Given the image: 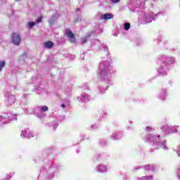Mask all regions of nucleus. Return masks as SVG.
<instances>
[{
  "instance_id": "nucleus-1",
  "label": "nucleus",
  "mask_w": 180,
  "mask_h": 180,
  "mask_svg": "<svg viewBox=\"0 0 180 180\" xmlns=\"http://www.w3.org/2000/svg\"><path fill=\"white\" fill-rule=\"evenodd\" d=\"M110 63L108 61H103L100 63L98 74L101 79L108 81L109 79V72L110 71Z\"/></svg>"
},
{
  "instance_id": "nucleus-2",
  "label": "nucleus",
  "mask_w": 180,
  "mask_h": 180,
  "mask_svg": "<svg viewBox=\"0 0 180 180\" xmlns=\"http://www.w3.org/2000/svg\"><path fill=\"white\" fill-rule=\"evenodd\" d=\"M22 38L20 35L18 33H13L12 35V43L15 44V46H19L20 44V41Z\"/></svg>"
},
{
  "instance_id": "nucleus-3",
  "label": "nucleus",
  "mask_w": 180,
  "mask_h": 180,
  "mask_svg": "<svg viewBox=\"0 0 180 180\" xmlns=\"http://www.w3.org/2000/svg\"><path fill=\"white\" fill-rule=\"evenodd\" d=\"M178 127H169L168 125H164L163 126V130L166 131V133H176L178 130L176 129Z\"/></svg>"
},
{
  "instance_id": "nucleus-4",
  "label": "nucleus",
  "mask_w": 180,
  "mask_h": 180,
  "mask_svg": "<svg viewBox=\"0 0 180 180\" xmlns=\"http://www.w3.org/2000/svg\"><path fill=\"white\" fill-rule=\"evenodd\" d=\"M171 63V60L168 59L166 60V63H162V66H161L159 69H158V72H159V75L160 76H162V75H167V70H164V65H165L166 63Z\"/></svg>"
},
{
  "instance_id": "nucleus-5",
  "label": "nucleus",
  "mask_w": 180,
  "mask_h": 180,
  "mask_svg": "<svg viewBox=\"0 0 180 180\" xmlns=\"http://www.w3.org/2000/svg\"><path fill=\"white\" fill-rule=\"evenodd\" d=\"M65 34L70 43H75V37H74L72 32L70 30H67Z\"/></svg>"
},
{
  "instance_id": "nucleus-6",
  "label": "nucleus",
  "mask_w": 180,
  "mask_h": 180,
  "mask_svg": "<svg viewBox=\"0 0 180 180\" xmlns=\"http://www.w3.org/2000/svg\"><path fill=\"white\" fill-rule=\"evenodd\" d=\"M148 139L149 141L158 142V141H160V135L151 134L148 136Z\"/></svg>"
},
{
  "instance_id": "nucleus-7",
  "label": "nucleus",
  "mask_w": 180,
  "mask_h": 180,
  "mask_svg": "<svg viewBox=\"0 0 180 180\" xmlns=\"http://www.w3.org/2000/svg\"><path fill=\"white\" fill-rule=\"evenodd\" d=\"M30 129L29 128H26L25 129L22 130L21 132L22 137H32L30 135Z\"/></svg>"
},
{
  "instance_id": "nucleus-8",
  "label": "nucleus",
  "mask_w": 180,
  "mask_h": 180,
  "mask_svg": "<svg viewBox=\"0 0 180 180\" xmlns=\"http://www.w3.org/2000/svg\"><path fill=\"white\" fill-rule=\"evenodd\" d=\"M113 18V15L105 13L101 16V20H108L109 19H112Z\"/></svg>"
},
{
  "instance_id": "nucleus-9",
  "label": "nucleus",
  "mask_w": 180,
  "mask_h": 180,
  "mask_svg": "<svg viewBox=\"0 0 180 180\" xmlns=\"http://www.w3.org/2000/svg\"><path fill=\"white\" fill-rule=\"evenodd\" d=\"M58 19V14H54L51 16V18L49 19V22L50 25H53L54 22Z\"/></svg>"
},
{
  "instance_id": "nucleus-10",
  "label": "nucleus",
  "mask_w": 180,
  "mask_h": 180,
  "mask_svg": "<svg viewBox=\"0 0 180 180\" xmlns=\"http://www.w3.org/2000/svg\"><path fill=\"white\" fill-rule=\"evenodd\" d=\"M79 101H82V102H84V103H86V102L89 101V98L86 96H81L78 97Z\"/></svg>"
},
{
  "instance_id": "nucleus-11",
  "label": "nucleus",
  "mask_w": 180,
  "mask_h": 180,
  "mask_svg": "<svg viewBox=\"0 0 180 180\" xmlns=\"http://www.w3.org/2000/svg\"><path fill=\"white\" fill-rule=\"evenodd\" d=\"M53 46H54V44L51 41L44 42L45 49H51V47H53Z\"/></svg>"
},
{
  "instance_id": "nucleus-12",
  "label": "nucleus",
  "mask_w": 180,
  "mask_h": 180,
  "mask_svg": "<svg viewBox=\"0 0 180 180\" xmlns=\"http://www.w3.org/2000/svg\"><path fill=\"white\" fill-rule=\"evenodd\" d=\"M108 171V169L106 168V166L104 165H98V172H106Z\"/></svg>"
},
{
  "instance_id": "nucleus-13",
  "label": "nucleus",
  "mask_w": 180,
  "mask_h": 180,
  "mask_svg": "<svg viewBox=\"0 0 180 180\" xmlns=\"http://www.w3.org/2000/svg\"><path fill=\"white\" fill-rule=\"evenodd\" d=\"M143 19L146 20L144 23H151L153 22V18L149 15H145Z\"/></svg>"
},
{
  "instance_id": "nucleus-14",
  "label": "nucleus",
  "mask_w": 180,
  "mask_h": 180,
  "mask_svg": "<svg viewBox=\"0 0 180 180\" xmlns=\"http://www.w3.org/2000/svg\"><path fill=\"white\" fill-rule=\"evenodd\" d=\"M8 103H10L11 105H13V103L16 101V97H15V96L13 95H10L8 96Z\"/></svg>"
},
{
  "instance_id": "nucleus-15",
  "label": "nucleus",
  "mask_w": 180,
  "mask_h": 180,
  "mask_svg": "<svg viewBox=\"0 0 180 180\" xmlns=\"http://www.w3.org/2000/svg\"><path fill=\"white\" fill-rule=\"evenodd\" d=\"M89 37H91V34L87 35L86 37H84L83 38H82V43L83 44L86 43V41H88V39H89Z\"/></svg>"
},
{
  "instance_id": "nucleus-16",
  "label": "nucleus",
  "mask_w": 180,
  "mask_h": 180,
  "mask_svg": "<svg viewBox=\"0 0 180 180\" xmlns=\"http://www.w3.org/2000/svg\"><path fill=\"white\" fill-rule=\"evenodd\" d=\"M158 144L162 147L163 150H168V148L167 147V145H165V142L163 143H158Z\"/></svg>"
},
{
  "instance_id": "nucleus-17",
  "label": "nucleus",
  "mask_w": 180,
  "mask_h": 180,
  "mask_svg": "<svg viewBox=\"0 0 180 180\" xmlns=\"http://www.w3.org/2000/svg\"><path fill=\"white\" fill-rule=\"evenodd\" d=\"M124 30H129V29H130V23L125 22L124 24Z\"/></svg>"
},
{
  "instance_id": "nucleus-18",
  "label": "nucleus",
  "mask_w": 180,
  "mask_h": 180,
  "mask_svg": "<svg viewBox=\"0 0 180 180\" xmlns=\"http://www.w3.org/2000/svg\"><path fill=\"white\" fill-rule=\"evenodd\" d=\"M41 112H47L49 110V108L47 106H41L40 107Z\"/></svg>"
},
{
  "instance_id": "nucleus-19",
  "label": "nucleus",
  "mask_w": 180,
  "mask_h": 180,
  "mask_svg": "<svg viewBox=\"0 0 180 180\" xmlns=\"http://www.w3.org/2000/svg\"><path fill=\"white\" fill-rule=\"evenodd\" d=\"M34 25H36V22H29L27 23V26H28V27H30V28L33 27V26H34Z\"/></svg>"
},
{
  "instance_id": "nucleus-20",
  "label": "nucleus",
  "mask_w": 180,
  "mask_h": 180,
  "mask_svg": "<svg viewBox=\"0 0 180 180\" xmlns=\"http://www.w3.org/2000/svg\"><path fill=\"white\" fill-rule=\"evenodd\" d=\"M5 67V61L0 62V72L2 71V69Z\"/></svg>"
},
{
  "instance_id": "nucleus-21",
  "label": "nucleus",
  "mask_w": 180,
  "mask_h": 180,
  "mask_svg": "<svg viewBox=\"0 0 180 180\" xmlns=\"http://www.w3.org/2000/svg\"><path fill=\"white\" fill-rule=\"evenodd\" d=\"M10 120H18L15 115H13V117H10Z\"/></svg>"
},
{
  "instance_id": "nucleus-22",
  "label": "nucleus",
  "mask_w": 180,
  "mask_h": 180,
  "mask_svg": "<svg viewBox=\"0 0 180 180\" xmlns=\"http://www.w3.org/2000/svg\"><path fill=\"white\" fill-rule=\"evenodd\" d=\"M112 4H117V2H120V0H110Z\"/></svg>"
},
{
  "instance_id": "nucleus-23",
  "label": "nucleus",
  "mask_w": 180,
  "mask_h": 180,
  "mask_svg": "<svg viewBox=\"0 0 180 180\" xmlns=\"http://www.w3.org/2000/svg\"><path fill=\"white\" fill-rule=\"evenodd\" d=\"M144 168L145 169H150V168H151V166H150V165H145Z\"/></svg>"
},
{
  "instance_id": "nucleus-24",
  "label": "nucleus",
  "mask_w": 180,
  "mask_h": 180,
  "mask_svg": "<svg viewBox=\"0 0 180 180\" xmlns=\"http://www.w3.org/2000/svg\"><path fill=\"white\" fill-rule=\"evenodd\" d=\"M177 155L178 157H180V145L179 146V148H178Z\"/></svg>"
},
{
  "instance_id": "nucleus-25",
  "label": "nucleus",
  "mask_w": 180,
  "mask_h": 180,
  "mask_svg": "<svg viewBox=\"0 0 180 180\" xmlns=\"http://www.w3.org/2000/svg\"><path fill=\"white\" fill-rule=\"evenodd\" d=\"M147 178V180H153V176H148Z\"/></svg>"
},
{
  "instance_id": "nucleus-26",
  "label": "nucleus",
  "mask_w": 180,
  "mask_h": 180,
  "mask_svg": "<svg viewBox=\"0 0 180 180\" xmlns=\"http://www.w3.org/2000/svg\"><path fill=\"white\" fill-rule=\"evenodd\" d=\"M140 180H147V176H142Z\"/></svg>"
},
{
  "instance_id": "nucleus-27",
  "label": "nucleus",
  "mask_w": 180,
  "mask_h": 180,
  "mask_svg": "<svg viewBox=\"0 0 180 180\" xmlns=\"http://www.w3.org/2000/svg\"><path fill=\"white\" fill-rule=\"evenodd\" d=\"M37 23H41V19L39 18L37 20Z\"/></svg>"
},
{
  "instance_id": "nucleus-28",
  "label": "nucleus",
  "mask_w": 180,
  "mask_h": 180,
  "mask_svg": "<svg viewBox=\"0 0 180 180\" xmlns=\"http://www.w3.org/2000/svg\"><path fill=\"white\" fill-rule=\"evenodd\" d=\"M146 130H147L148 131H150V130H151V128H150V127H146Z\"/></svg>"
},
{
  "instance_id": "nucleus-29",
  "label": "nucleus",
  "mask_w": 180,
  "mask_h": 180,
  "mask_svg": "<svg viewBox=\"0 0 180 180\" xmlns=\"http://www.w3.org/2000/svg\"><path fill=\"white\" fill-rule=\"evenodd\" d=\"M112 137H113L114 140H116V139H116V134H112Z\"/></svg>"
},
{
  "instance_id": "nucleus-30",
  "label": "nucleus",
  "mask_w": 180,
  "mask_h": 180,
  "mask_svg": "<svg viewBox=\"0 0 180 180\" xmlns=\"http://www.w3.org/2000/svg\"><path fill=\"white\" fill-rule=\"evenodd\" d=\"M61 108H65V105L62 104V105H61Z\"/></svg>"
},
{
  "instance_id": "nucleus-31",
  "label": "nucleus",
  "mask_w": 180,
  "mask_h": 180,
  "mask_svg": "<svg viewBox=\"0 0 180 180\" xmlns=\"http://www.w3.org/2000/svg\"><path fill=\"white\" fill-rule=\"evenodd\" d=\"M4 180H9V179H8V178H6V179H4Z\"/></svg>"
},
{
  "instance_id": "nucleus-32",
  "label": "nucleus",
  "mask_w": 180,
  "mask_h": 180,
  "mask_svg": "<svg viewBox=\"0 0 180 180\" xmlns=\"http://www.w3.org/2000/svg\"><path fill=\"white\" fill-rule=\"evenodd\" d=\"M0 119H2V117H0Z\"/></svg>"
},
{
  "instance_id": "nucleus-33",
  "label": "nucleus",
  "mask_w": 180,
  "mask_h": 180,
  "mask_svg": "<svg viewBox=\"0 0 180 180\" xmlns=\"http://www.w3.org/2000/svg\"><path fill=\"white\" fill-rule=\"evenodd\" d=\"M15 1H20V0H15Z\"/></svg>"
}]
</instances>
